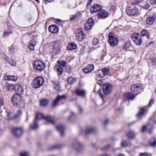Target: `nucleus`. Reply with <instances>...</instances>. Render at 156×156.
<instances>
[{
    "label": "nucleus",
    "instance_id": "9b49d317",
    "mask_svg": "<svg viewBox=\"0 0 156 156\" xmlns=\"http://www.w3.org/2000/svg\"><path fill=\"white\" fill-rule=\"evenodd\" d=\"M142 85L140 84H134L130 87V89L132 92H139L140 94L142 90Z\"/></svg>",
    "mask_w": 156,
    "mask_h": 156
},
{
    "label": "nucleus",
    "instance_id": "c03bdc74",
    "mask_svg": "<svg viewBox=\"0 0 156 156\" xmlns=\"http://www.w3.org/2000/svg\"><path fill=\"white\" fill-rule=\"evenodd\" d=\"M57 63L63 67L65 66L66 64V62L65 61H58L57 62Z\"/></svg>",
    "mask_w": 156,
    "mask_h": 156
},
{
    "label": "nucleus",
    "instance_id": "09e8293b",
    "mask_svg": "<svg viewBox=\"0 0 156 156\" xmlns=\"http://www.w3.org/2000/svg\"><path fill=\"white\" fill-rule=\"evenodd\" d=\"M121 146L123 147H125L128 145V144L126 141H124L121 144Z\"/></svg>",
    "mask_w": 156,
    "mask_h": 156
},
{
    "label": "nucleus",
    "instance_id": "a878e982",
    "mask_svg": "<svg viewBox=\"0 0 156 156\" xmlns=\"http://www.w3.org/2000/svg\"><path fill=\"white\" fill-rule=\"evenodd\" d=\"M58 75H61L63 72V69L61 66L59 65H56L54 68Z\"/></svg>",
    "mask_w": 156,
    "mask_h": 156
},
{
    "label": "nucleus",
    "instance_id": "864d4df0",
    "mask_svg": "<svg viewBox=\"0 0 156 156\" xmlns=\"http://www.w3.org/2000/svg\"><path fill=\"white\" fill-rule=\"evenodd\" d=\"M61 148L60 145H55L52 147V149H59Z\"/></svg>",
    "mask_w": 156,
    "mask_h": 156
},
{
    "label": "nucleus",
    "instance_id": "de8ad7c7",
    "mask_svg": "<svg viewBox=\"0 0 156 156\" xmlns=\"http://www.w3.org/2000/svg\"><path fill=\"white\" fill-rule=\"evenodd\" d=\"M154 100L153 99H151L150 100L148 104V106L151 107V105L154 103Z\"/></svg>",
    "mask_w": 156,
    "mask_h": 156
},
{
    "label": "nucleus",
    "instance_id": "3c124183",
    "mask_svg": "<svg viewBox=\"0 0 156 156\" xmlns=\"http://www.w3.org/2000/svg\"><path fill=\"white\" fill-rule=\"evenodd\" d=\"M110 148V145H106V146L102 147L101 148V149L102 150H104L105 151H106L107 150H108L109 148Z\"/></svg>",
    "mask_w": 156,
    "mask_h": 156
},
{
    "label": "nucleus",
    "instance_id": "473e14b6",
    "mask_svg": "<svg viewBox=\"0 0 156 156\" xmlns=\"http://www.w3.org/2000/svg\"><path fill=\"white\" fill-rule=\"evenodd\" d=\"M126 135L129 138L132 139L136 135L133 131L130 130L128 132Z\"/></svg>",
    "mask_w": 156,
    "mask_h": 156
},
{
    "label": "nucleus",
    "instance_id": "aec40b11",
    "mask_svg": "<svg viewBox=\"0 0 156 156\" xmlns=\"http://www.w3.org/2000/svg\"><path fill=\"white\" fill-rule=\"evenodd\" d=\"M94 65L89 64L82 69L83 72L85 73H88L91 72L94 69Z\"/></svg>",
    "mask_w": 156,
    "mask_h": 156
},
{
    "label": "nucleus",
    "instance_id": "680f3d73",
    "mask_svg": "<svg viewBox=\"0 0 156 156\" xmlns=\"http://www.w3.org/2000/svg\"><path fill=\"white\" fill-rule=\"evenodd\" d=\"M77 107L79 110V112L80 113H81L82 111V109L81 108V107L80 105H77Z\"/></svg>",
    "mask_w": 156,
    "mask_h": 156
},
{
    "label": "nucleus",
    "instance_id": "b1692460",
    "mask_svg": "<svg viewBox=\"0 0 156 156\" xmlns=\"http://www.w3.org/2000/svg\"><path fill=\"white\" fill-rule=\"evenodd\" d=\"M57 130L60 133L61 136H63L65 131V127L63 125H60L56 126Z\"/></svg>",
    "mask_w": 156,
    "mask_h": 156
},
{
    "label": "nucleus",
    "instance_id": "0e129e2a",
    "mask_svg": "<svg viewBox=\"0 0 156 156\" xmlns=\"http://www.w3.org/2000/svg\"><path fill=\"white\" fill-rule=\"evenodd\" d=\"M3 104V101L2 98H0V108L1 107V106Z\"/></svg>",
    "mask_w": 156,
    "mask_h": 156
},
{
    "label": "nucleus",
    "instance_id": "20e7f679",
    "mask_svg": "<svg viewBox=\"0 0 156 156\" xmlns=\"http://www.w3.org/2000/svg\"><path fill=\"white\" fill-rule=\"evenodd\" d=\"M33 66L35 70L40 71L43 70L45 67L44 63L39 60L34 61L33 63Z\"/></svg>",
    "mask_w": 156,
    "mask_h": 156
},
{
    "label": "nucleus",
    "instance_id": "8fccbe9b",
    "mask_svg": "<svg viewBox=\"0 0 156 156\" xmlns=\"http://www.w3.org/2000/svg\"><path fill=\"white\" fill-rule=\"evenodd\" d=\"M98 42V40L96 38H93L92 41V43L94 45L96 44Z\"/></svg>",
    "mask_w": 156,
    "mask_h": 156
},
{
    "label": "nucleus",
    "instance_id": "0eeeda50",
    "mask_svg": "<svg viewBox=\"0 0 156 156\" xmlns=\"http://www.w3.org/2000/svg\"><path fill=\"white\" fill-rule=\"evenodd\" d=\"M12 101L14 105L16 106L22 104V100L20 95L17 93L15 94L12 98Z\"/></svg>",
    "mask_w": 156,
    "mask_h": 156
},
{
    "label": "nucleus",
    "instance_id": "6e6552de",
    "mask_svg": "<svg viewBox=\"0 0 156 156\" xmlns=\"http://www.w3.org/2000/svg\"><path fill=\"white\" fill-rule=\"evenodd\" d=\"M126 11L127 15L130 16H137L139 14V10L136 7H129L127 8Z\"/></svg>",
    "mask_w": 156,
    "mask_h": 156
},
{
    "label": "nucleus",
    "instance_id": "6ab92c4d",
    "mask_svg": "<svg viewBox=\"0 0 156 156\" xmlns=\"http://www.w3.org/2000/svg\"><path fill=\"white\" fill-rule=\"evenodd\" d=\"M108 13L104 10H102L98 12L97 14L99 19H104L108 17Z\"/></svg>",
    "mask_w": 156,
    "mask_h": 156
},
{
    "label": "nucleus",
    "instance_id": "5fc2aeb1",
    "mask_svg": "<svg viewBox=\"0 0 156 156\" xmlns=\"http://www.w3.org/2000/svg\"><path fill=\"white\" fill-rule=\"evenodd\" d=\"M60 87L59 85H58V84H57L55 87V89L57 91H58L60 90Z\"/></svg>",
    "mask_w": 156,
    "mask_h": 156
},
{
    "label": "nucleus",
    "instance_id": "ea45409f",
    "mask_svg": "<svg viewBox=\"0 0 156 156\" xmlns=\"http://www.w3.org/2000/svg\"><path fill=\"white\" fill-rule=\"evenodd\" d=\"M131 46V44L129 41H128L125 44L124 48L125 50L129 48Z\"/></svg>",
    "mask_w": 156,
    "mask_h": 156
},
{
    "label": "nucleus",
    "instance_id": "c756f323",
    "mask_svg": "<svg viewBox=\"0 0 156 156\" xmlns=\"http://www.w3.org/2000/svg\"><path fill=\"white\" fill-rule=\"evenodd\" d=\"M77 46L76 44L74 43H70L68 45L67 48L68 50H72L76 48Z\"/></svg>",
    "mask_w": 156,
    "mask_h": 156
},
{
    "label": "nucleus",
    "instance_id": "1a4fd4ad",
    "mask_svg": "<svg viewBox=\"0 0 156 156\" xmlns=\"http://www.w3.org/2000/svg\"><path fill=\"white\" fill-rule=\"evenodd\" d=\"M108 43L112 46H116L118 43V39L116 37H114V34L110 33L108 35Z\"/></svg>",
    "mask_w": 156,
    "mask_h": 156
},
{
    "label": "nucleus",
    "instance_id": "6e6d98bb",
    "mask_svg": "<svg viewBox=\"0 0 156 156\" xmlns=\"http://www.w3.org/2000/svg\"><path fill=\"white\" fill-rule=\"evenodd\" d=\"M12 34V33L10 31H5L4 33V35H6V36L8 35H9V34Z\"/></svg>",
    "mask_w": 156,
    "mask_h": 156
},
{
    "label": "nucleus",
    "instance_id": "412c9836",
    "mask_svg": "<svg viewBox=\"0 0 156 156\" xmlns=\"http://www.w3.org/2000/svg\"><path fill=\"white\" fill-rule=\"evenodd\" d=\"M124 96L128 101H132L134 98L135 95L133 93L127 92L124 94Z\"/></svg>",
    "mask_w": 156,
    "mask_h": 156
},
{
    "label": "nucleus",
    "instance_id": "dca6fc26",
    "mask_svg": "<svg viewBox=\"0 0 156 156\" xmlns=\"http://www.w3.org/2000/svg\"><path fill=\"white\" fill-rule=\"evenodd\" d=\"M11 87V89L14 88L16 91H18L19 94L20 95L23 93L24 92L23 89L22 87L20 84H17L15 85H11L9 86Z\"/></svg>",
    "mask_w": 156,
    "mask_h": 156
},
{
    "label": "nucleus",
    "instance_id": "2eb2a0df",
    "mask_svg": "<svg viewBox=\"0 0 156 156\" xmlns=\"http://www.w3.org/2000/svg\"><path fill=\"white\" fill-rule=\"evenodd\" d=\"M66 98V96L64 95H62V96L58 95L56 99L53 101L52 106L53 107L55 106L58 105V102L62 100L65 99Z\"/></svg>",
    "mask_w": 156,
    "mask_h": 156
},
{
    "label": "nucleus",
    "instance_id": "a19ab883",
    "mask_svg": "<svg viewBox=\"0 0 156 156\" xmlns=\"http://www.w3.org/2000/svg\"><path fill=\"white\" fill-rule=\"evenodd\" d=\"M104 75H107L108 74V72L109 71V68H103L101 69Z\"/></svg>",
    "mask_w": 156,
    "mask_h": 156
},
{
    "label": "nucleus",
    "instance_id": "f3484780",
    "mask_svg": "<svg viewBox=\"0 0 156 156\" xmlns=\"http://www.w3.org/2000/svg\"><path fill=\"white\" fill-rule=\"evenodd\" d=\"M101 9V5L98 4H95L92 5L90 8V12L92 13H94L98 11H100Z\"/></svg>",
    "mask_w": 156,
    "mask_h": 156
},
{
    "label": "nucleus",
    "instance_id": "79ce46f5",
    "mask_svg": "<svg viewBox=\"0 0 156 156\" xmlns=\"http://www.w3.org/2000/svg\"><path fill=\"white\" fill-rule=\"evenodd\" d=\"M9 53L10 55H12L15 52V49L12 46H10L9 48Z\"/></svg>",
    "mask_w": 156,
    "mask_h": 156
},
{
    "label": "nucleus",
    "instance_id": "58836bf2",
    "mask_svg": "<svg viewBox=\"0 0 156 156\" xmlns=\"http://www.w3.org/2000/svg\"><path fill=\"white\" fill-rule=\"evenodd\" d=\"M6 118L9 120H11L13 118L14 115L11 112H6Z\"/></svg>",
    "mask_w": 156,
    "mask_h": 156
},
{
    "label": "nucleus",
    "instance_id": "7ed1b4c3",
    "mask_svg": "<svg viewBox=\"0 0 156 156\" xmlns=\"http://www.w3.org/2000/svg\"><path fill=\"white\" fill-rule=\"evenodd\" d=\"M44 79L41 76L37 77L33 80L31 85L33 87L35 88H39L42 86L44 84Z\"/></svg>",
    "mask_w": 156,
    "mask_h": 156
},
{
    "label": "nucleus",
    "instance_id": "69168bd1",
    "mask_svg": "<svg viewBox=\"0 0 156 156\" xmlns=\"http://www.w3.org/2000/svg\"><path fill=\"white\" fill-rule=\"evenodd\" d=\"M56 23L59 25L62 24L61 21L59 20H56Z\"/></svg>",
    "mask_w": 156,
    "mask_h": 156
},
{
    "label": "nucleus",
    "instance_id": "13d9d810",
    "mask_svg": "<svg viewBox=\"0 0 156 156\" xmlns=\"http://www.w3.org/2000/svg\"><path fill=\"white\" fill-rule=\"evenodd\" d=\"M93 0H89V1L87 3V7H89L90 6Z\"/></svg>",
    "mask_w": 156,
    "mask_h": 156
},
{
    "label": "nucleus",
    "instance_id": "9d476101",
    "mask_svg": "<svg viewBox=\"0 0 156 156\" xmlns=\"http://www.w3.org/2000/svg\"><path fill=\"white\" fill-rule=\"evenodd\" d=\"M53 45V51L56 54H58L60 52V48L62 47V43L61 41L58 40L54 41L52 43Z\"/></svg>",
    "mask_w": 156,
    "mask_h": 156
},
{
    "label": "nucleus",
    "instance_id": "4be33fe9",
    "mask_svg": "<svg viewBox=\"0 0 156 156\" xmlns=\"http://www.w3.org/2000/svg\"><path fill=\"white\" fill-rule=\"evenodd\" d=\"M48 30L51 32L55 34L58 31V27L55 25H52L48 27Z\"/></svg>",
    "mask_w": 156,
    "mask_h": 156
},
{
    "label": "nucleus",
    "instance_id": "a211bd4d",
    "mask_svg": "<svg viewBox=\"0 0 156 156\" xmlns=\"http://www.w3.org/2000/svg\"><path fill=\"white\" fill-rule=\"evenodd\" d=\"M75 93L77 95L82 98L84 97L86 94L85 90L80 88L76 89Z\"/></svg>",
    "mask_w": 156,
    "mask_h": 156
},
{
    "label": "nucleus",
    "instance_id": "c9c22d12",
    "mask_svg": "<svg viewBox=\"0 0 156 156\" xmlns=\"http://www.w3.org/2000/svg\"><path fill=\"white\" fill-rule=\"evenodd\" d=\"M30 126V129H35L38 127L37 122L36 120H34L33 124H31Z\"/></svg>",
    "mask_w": 156,
    "mask_h": 156
},
{
    "label": "nucleus",
    "instance_id": "7c9ffc66",
    "mask_svg": "<svg viewBox=\"0 0 156 156\" xmlns=\"http://www.w3.org/2000/svg\"><path fill=\"white\" fill-rule=\"evenodd\" d=\"M5 79L6 80H11L15 81H16L17 80L16 76L10 75L5 76Z\"/></svg>",
    "mask_w": 156,
    "mask_h": 156
},
{
    "label": "nucleus",
    "instance_id": "49530a36",
    "mask_svg": "<svg viewBox=\"0 0 156 156\" xmlns=\"http://www.w3.org/2000/svg\"><path fill=\"white\" fill-rule=\"evenodd\" d=\"M76 117V115L73 112H71V114L70 116L69 117V119H74Z\"/></svg>",
    "mask_w": 156,
    "mask_h": 156
},
{
    "label": "nucleus",
    "instance_id": "f257e3e1",
    "mask_svg": "<svg viewBox=\"0 0 156 156\" xmlns=\"http://www.w3.org/2000/svg\"><path fill=\"white\" fill-rule=\"evenodd\" d=\"M113 88L112 85L109 83L104 84L102 87V90L104 94H103L101 89H99L98 91L99 96L100 97L103 101L105 98L106 95L109 94L112 92Z\"/></svg>",
    "mask_w": 156,
    "mask_h": 156
},
{
    "label": "nucleus",
    "instance_id": "4d7b16f0",
    "mask_svg": "<svg viewBox=\"0 0 156 156\" xmlns=\"http://www.w3.org/2000/svg\"><path fill=\"white\" fill-rule=\"evenodd\" d=\"M140 156H148V154L147 153H140Z\"/></svg>",
    "mask_w": 156,
    "mask_h": 156
},
{
    "label": "nucleus",
    "instance_id": "e2e57ef3",
    "mask_svg": "<svg viewBox=\"0 0 156 156\" xmlns=\"http://www.w3.org/2000/svg\"><path fill=\"white\" fill-rule=\"evenodd\" d=\"M84 48H82L81 49L80 51V54L82 55L84 53Z\"/></svg>",
    "mask_w": 156,
    "mask_h": 156
},
{
    "label": "nucleus",
    "instance_id": "4468645a",
    "mask_svg": "<svg viewBox=\"0 0 156 156\" xmlns=\"http://www.w3.org/2000/svg\"><path fill=\"white\" fill-rule=\"evenodd\" d=\"M94 20L92 18H89L86 22L84 26V29L86 30H90L93 27Z\"/></svg>",
    "mask_w": 156,
    "mask_h": 156
},
{
    "label": "nucleus",
    "instance_id": "37998d69",
    "mask_svg": "<svg viewBox=\"0 0 156 156\" xmlns=\"http://www.w3.org/2000/svg\"><path fill=\"white\" fill-rule=\"evenodd\" d=\"M66 71L68 74L70 73L71 72V69L69 66H66Z\"/></svg>",
    "mask_w": 156,
    "mask_h": 156
},
{
    "label": "nucleus",
    "instance_id": "338daca9",
    "mask_svg": "<svg viewBox=\"0 0 156 156\" xmlns=\"http://www.w3.org/2000/svg\"><path fill=\"white\" fill-rule=\"evenodd\" d=\"M109 122V120L108 119H105V121L104 122V124L105 125H106Z\"/></svg>",
    "mask_w": 156,
    "mask_h": 156
},
{
    "label": "nucleus",
    "instance_id": "4c0bfd02",
    "mask_svg": "<svg viewBox=\"0 0 156 156\" xmlns=\"http://www.w3.org/2000/svg\"><path fill=\"white\" fill-rule=\"evenodd\" d=\"M94 129L93 127H89L87 128L85 130V133L86 134H89L94 132Z\"/></svg>",
    "mask_w": 156,
    "mask_h": 156
},
{
    "label": "nucleus",
    "instance_id": "423d86ee",
    "mask_svg": "<svg viewBox=\"0 0 156 156\" xmlns=\"http://www.w3.org/2000/svg\"><path fill=\"white\" fill-rule=\"evenodd\" d=\"M131 37L133 41L136 45L139 46L141 44L143 39L139 34L134 33L131 34Z\"/></svg>",
    "mask_w": 156,
    "mask_h": 156
},
{
    "label": "nucleus",
    "instance_id": "c85d7f7f",
    "mask_svg": "<svg viewBox=\"0 0 156 156\" xmlns=\"http://www.w3.org/2000/svg\"><path fill=\"white\" fill-rule=\"evenodd\" d=\"M150 127L151 128V129L150 130L148 131V132L149 133H151L152 132L151 131L153 129L154 127L153 126H151L148 123L147 124V126H143L142 128L141 129V132H144L145 131V130L147 128L149 129Z\"/></svg>",
    "mask_w": 156,
    "mask_h": 156
},
{
    "label": "nucleus",
    "instance_id": "f704fd0d",
    "mask_svg": "<svg viewBox=\"0 0 156 156\" xmlns=\"http://www.w3.org/2000/svg\"><path fill=\"white\" fill-rule=\"evenodd\" d=\"M150 145L151 147H154L156 145V140L155 138H152L149 141Z\"/></svg>",
    "mask_w": 156,
    "mask_h": 156
},
{
    "label": "nucleus",
    "instance_id": "39448f33",
    "mask_svg": "<svg viewBox=\"0 0 156 156\" xmlns=\"http://www.w3.org/2000/svg\"><path fill=\"white\" fill-rule=\"evenodd\" d=\"M71 148L76 152L80 151L83 148V144L77 140H74L71 145Z\"/></svg>",
    "mask_w": 156,
    "mask_h": 156
},
{
    "label": "nucleus",
    "instance_id": "bb28decb",
    "mask_svg": "<svg viewBox=\"0 0 156 156\" xmlns=\"http://www.w3.org/2000/svg\"><path fill=\"white\" fill-rule=\"evenodd\" d=\"M147 112V110H145L144 108H141L137 115V118L139 119H141L142 116L146 114Z\"/></svg>",
    "mask_w": 156,
    "mask_h": 156
},
{
    "label": "nucleus",
    "instance_id": "2f4dec72",
    "mask_svg": "<svg viewBox=\"0 0 156 156\" xmlns=\"http://www.w3.org/2000/svg\"><path fill=\"white\" fill-rule=\"evenodd\" d=\"M154 18L153 16H149L146 19V23L148 25H151L154 22Z\"/></svg>",
    "mask_w": 156,
    "mask_h": 156
},
{
    "label": "nucleus",
    "instance_id": "f03ea898",
    "mask_svg": "<svg viewBox=\"0 0 156 156\" xmlns=\"http://www.w3.org/2000/svg\"><path fill=\"white\" fill-rule=\"evenodd\" d=\"M41 119H43L46 121L52 124H54V121L52 117L49 115H44L41 113H37L35 115V119L34 120L37 121L38 120Z\"/></svg>",
    "mask_w": 156,
    "mask_h": 156
},
{
    "label": "nucleus",
    "instance_id": "5701e85b",
    "mask_svg": "<svg viewBox=\"0 0 156 156\" xmlns=\"http://www.w3.org/2000/svg\"><path fill=\"white\" fill-rule=\"evenodd\" d=\"M140 35L141 38L145 41L147 40L149 38L148 32L146 30H142L141 32Z\"/></svg>",
    "mask_w": 156,
    "mask_h": 156
},
{
    "label": "nucleus",
    "instance_id": "f8f14e48",
    "mask_svg": "<svg viewBox=\"0 0 156 156\" xmlns=\"http://www.w3.org/2000/svg\"><path fill=\"white\" fill-rule=\"evenodd\" d=\"M76 39L80 41H81L84 39V35L81 28H79L76 30Z\"/></svg>",
    "mask_w": 156,
    "mask_h": 156
},
{
    "label": "nucleus",
    "instance_id": "72a5a7b5",
    "mask_svg": "<svg viewBox=\"0 0 156 156\" xmlns=\"http://www.w3.org/2000/svg\"><path fill=\"white\" fill-rule=\"evenodd\" d=\"M49 102L48 99H44L40 101V104L41 106L43 107H45L47 105Z\"/></svg>",
    "mask_w": 156,
    "mask_h": 156
},
{
    "label": "nucleus",
    "instance_id": "603ef678",
    "mask_svg": "<svg viewBox=\"0 0 156 156\" xmlns=\"http://www.w3.org/2000/svg\"><path fill=\"white\" fill-rule=\"evenodd\" d=\"M18 114H16L15 118H16L18 117L22 114V111L21 110H19L18 112Z\"/></svg>",
    "mask_w": 156,
    "mask_h": 156
},
{
    "label": "nucleus",
    "instance_id": "bf43d9fd",
    "mask_svg": "<svg viewBox=\"0 0 156 156\" xmlns=\"http://www.w3.org/2000/svg\"><path fill=\"white\" fill-rule=\"evenodd\" d=\"M152 62L154 65H156V58H153L152 60Z\"/></svg>",
    "mask_w": 156,
    "mask_h": 156
},
{
    "label": "nucleus",
    "instance_id": "cd10ccee",
    "mask_svg": "<svg viewBox=\"0 0 156 156\" xmlns=\"http://www.w3.org/2000/svg\"><path fill=\"white\" fill-rule=\"evenodd\" d=\"M4 58L7 62L10 64L11 66H15L16 65V62L12 58L6 56Z\"/></svg>",
    "mask_w": 156,
    "mask_h": 156
},
{
    "label": "nucleus",
    "instance_id": "ddd939ff",
    "mask_svg": "<svg viewBox=\"0 0 156 156\" xmlns=\"http://www.w3.org/2000/svg\"><path fill=\"white\" fill-rule=\"evenodd\" d=\"M12 131L17 137L21 136L23 133V130L21 128L14 127L12 129Z\"/></svg>",
    "mask_w": 156,
    "mask_h": 156
},
{
    "label": "nucleus",
    "instance_id": "052dcab7",
    "mask_svg": "<svg viewBox=\"0 0 156 156\" xmlns=\"http://www.w3.org/2000/svg\"><path fill=\"white\" fill-rule=\"evenodd\" d=\"M115 7L114 5H112L111 6L110 9V10L111 11H112L114 12L115 10Z\"/></svg>",
    "mask_w": 156,
    "mask_h": 156
},
{
    "label": "nucleus",
    "instance_id": "393cba45",
    "mask_svg": "<svg viewBox=\"0 0 156 156\" xmlns=\"http://www.w3.org/2000/svg\"><path fill=\"white\" fill-rule=\"evenodd\" d=\"M37 42L34 40H31L29 43L28 46V48L30 50L34 49V47L36 45Z\"/></svg>",
    "mask_w": 156,
    "mask_h": 156
},
{
    "label": "nucleus",
    "instance_id": "e433bc0d",
    "mask_svg": "<svg viewBox=\"0 0 156 156\" xmlns=\"http://www.w3.org/2000/svg\"><path fill=\"white\" fill-rule=\"evenodd\" d=\"M76 81V78H73L71 77H69L68 78L67 81L69 84H71L75 83Z\"/></svg>",
    "mask_w": 156,
    "mask_h": 156
},
{
    "label": "nucleus",
    "instance_id": "a18cd8bd",
    "mask_svg": "<svg viewBox=\"0 0 156 156\" xmlns=\"http://www.w3.org/2000/svg\"><path fill=\"white\" fill-rule=\"evenodd\" d=\"M29 154L27 152H23L20 153V156H29Z\"/></svg>",
    "mask_w": 156,
    "mask_h": 156
},
{
    "label": "nucleus",
    "instance_id": "774afa93",
    "mask_svg": "<svg viewBox=\"0 0 156 156\" xmlns=\"http://www.w3.org/2000/svg\"><path fill=\"white\" fill-rule=\"evenodd\" d=\"M149 5L148 4H147L144 6V8L145 9H147L149 8Z\"/></svg>",
    "mask_w": 156,
    "mask_h": 156
}]
</instances>
